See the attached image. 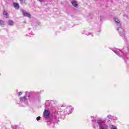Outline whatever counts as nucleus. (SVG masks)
<instances>
[{"label": "nucleus", "instance_id": "obj_1", "mask_svg": "<svg viewBox=\"0 0 129 129\" xmlns=\"http://www.w3.org/2000/svg\"><path fill=\"white\" fill-rule=\"evenodd\" d=\"M115 22L116 23L117 26L118 27L117 28V30L119 32L120 36H124V31L121 28H120V21L117 18H114Z\"/></svg>", "mask_w": 129, "mask_h": 129}, {"label": "nucleus", "instance_id": "obj_2", "mask_svg": "<svg viewBox=\"0 0 129 129\" xmlns=\"http://www.w3.org/2000/svg\"><path fill=\"white\" fill-rule=\"evenodd\" d=\"M97 123L99 124V129H107V125L105 124L104 121L99 120L97 121Z\"/></svg>", "mask_w": 129, "mask_h": 129}, {"label": "nucleus", "instance_id": "obj_3", "mask_svg": "<svg viewBox=\"0 0 129 129\" xmlns=\"http://www.w3.org/2000/svg\"><path fill=\"white\" fill-rule=\"evenodd\" d=\"M50 115V112L48 110H45L43 112V117L48 118Z\"/></svg>", "mask_w": 129, "mask_h": 129}, {"label": "nucleus", "instance_id": "obj_4", "mask_svg": "<svg viewBox=\"0 0 129 129\" xmlns=\"http://www.w3.org/2000/svg\"><path fill=\"white\" fill-rule=\"evenodd\" d=\"M114 52L116 54V55H118V56H119L120 57L122 56V52L119 49H117L114 50Z\"/></svg>", "mask_w": 129, "mask_h": 129}, {"label": "nucleus", "instance_id": "obj_5", "mask_svg": "<svg viewBox=\"0 0 129 129\" xmlns=\"http://www.w3.org/2000/svg\"><path fill=\"white\" fill-rule=\"evenodd\" d=\"M23 15L24 17H27L28 18H31V14L28 13L26 11H23Z\"/></svg>", "mask_w": 129, "mask_h": 129}, {"label": "nucleus", "instance_id": "obj_6", "mask_svg": "<svg viewBox=\"0 0 129 129\" xmlns=\"http://www.w3.org/2000/svg\"><path fill=\"white\" fill-rule=\"evenodd\" d=\"M48 106H51V103L50 101L47 100L45 102V107L46 108H48Z\"/></svg>", "mask_w": 129, "mask_h": 129}, {"label": "nucleus", "instance_id": "obj_7", "mask_svg": "<svg viewBox=\"0 0 129 129\" xmlns=\"http://www.w3.org/2000/svg\"><path fill=\"white\" fill-rule=\"evenodd\" d=\"M14 7L15 8H16L17 10H19L20 9V5H19V4L18 3H14Z\"/></svg>", "mask_w": 129, "mask_h": 129}, {"label": "nucleus", "instance_id": "obj_8", "mask_svg": "<svg viewBox=\"0 0 129 129\" xmlns=\"http://www.w3.org/2000/svg\"><path fill=\"white\" fill-rule=\"evenodd\" d=\"M20 100L21 102H25V101H26V100H27V98L25 96L22 97L20 98Z\"/></svg>", "mask_w": 129, "mask_h": 129}, {"label": "nucleus", "instance_id": "obj_9", "mask_svg": "<svg viewBox=\"0 0 129 129\" xmlns=\"http://www.w3.org/2000/svg\"><path fill=\"white\" fill-rule=\"evenodd\" d=\"M72 4L73 6L75 7V8H77V7H78V5L77 4V3H76V2L74 1L72 2Z\"/></svg>", "mask_w": 129, "mask_h": 129}, {"label": "nucleus", "instance_id": "obj_10", "mask_svg": "<svg viewBox=\"0 0 129 129\" xmlns=\"http://www.w3.org/2000/svg\"><path fill=\"white\" fill-rule=\"evenodd\" d=\"M109 127L110 129H117V128L116 127V126L111 125V124H109Z\"/></svg>", "mask_w": 129, "mask_h": 129}, {"label": "nucleus", "instance_id": "obj_11", "mask_svg": "<svg viewBox=\"0 0 129 129\" xmlns=\"http://www.w3.org/2000/svg\"><path fill=\"white\" fill-rule=\"evenodd\" d=\"M8 25H9V26H13L14 21H13L12 20H9V22H8Z\"/></svg>", "mask_w": 129, "mask_h": 129}, {"label": "nucleus", "instance_id": "obj_12", "mask_svg": "<svg viewBox=\"0 0 129 129\" xmlns=\"http://www.w3.org/2000/svg\"><path fill=\"white\" fill-rule=\"evenodd\" d=\"M4 15H5V16H6V18H9V15L8 14V12H7V11H4Z\"/></svg>", "mask_w": 129, "mask_h": 129}, {"label": "nucleus", "instance_id": "obj_13", "mask_svg": "<svg viewBox=\"0 0 129 129\" xmlns=\"http://www.w3.org/2000/svg\"><path fill=\"white\" fill-rule=\"evenodd\" d=\"M4 25H5V22L2 20H0V26H4Z\"/></svg>", "mask_w": 129, "mask_h": 129}, {"label": "nucleus", "instance_id": "obj_14", "mask_svg": "<svg viewBox=\"0 0 129 129\" xmlns=\"http://www.w3.org/2000/svg\"><path fill=\"white\" fill-rule=\"evenodd\" d=\"M73 109H74V108H72L71 109H70L69 110V111H70V113H71V112H72V111H73Z\"/></svg>", "mask_w": 129, "mask_h": 129}, {"label": "nucleus", "instance_id": "obj_15", "mask_svg": "<svg viewBox=\"0 0 129 129\" xmlns=\"http://www.w3.org/2000/svg\"><path fill=\"white\" fill-rule=\"evenodd\" d=\"M107 117H108V118H109V119H111V117H112V116H111V115H108L107 116Z\"/></svg>", "mask_w": 129, "mask_h": 129}, {"label": "nucleus", "instance_id": "obj_16", "mask_svg": "<svg viewBox=\"0 0 129 129\" xmlns=\"http://www.w3.org/2000/svg\"><path fill=\"white\" fill-rule=\"evenodd\" d=\"M40 118H41V117L39 116L36 118L37 120H40Z\"/></svg>", "mask_w": 129, "mask_h": 129}, {"label": "nucleus", "instance_id": "obj_17", "mask_svg": "<svg viewBox=\"0 0 129 129\" xmlns=\"http://www.w3.org/2000/svg\"><path fill=\"white\" fill-rule=\"evenodd\" d=\"M19 1L21 4H23V3H24V1L25 0H19Z\"/></svg>", "mask_w": 129, "mask_h": 129}, {"label": "nucleus", "instance_id": "obj_18", "mask_svg": "<svg viewBox=\"0 0 129 129\" xmlns=\"http://www.w3.org/2000/svg\"><path fill=\"white\" fill-rule=\"evenodd\" d=\"M102 19H103V17L101 16V17H100V21H102Z\"/></svg>", "mask_w": 129, "mask_h": 129}, {"label": "nucleus", "instance_id": "obj_19", "mask_svg": "<svg viewBox=\"0 0 129 129\" xmlns=\"http://www.w3.org/2000/svg\"><path fill=\"white\" fill-rule=\"evenodd\" d=\"M85 34L87 35V36H89V32H86Z\"/></svg>", "mask_w": 129, "mask_h": 129}, {"label": "nucleus", "instance_id": "obj_20", "mask_svg": "<svg viewBox=\"0 0 129 129\" xmlns=\"http://www.w3.org/2000/svg\"><path fill=\"white\" fill-rule=\"evenodd\" d=\"M21 94H22V92H19V94H18V95H19V96H21Z\"/></svg>", "mask_w": 129, "mask_h": 129}, {"label": "nucleus", "instance_id": "obj_21", "mask_svg": "<svg viewBox=\"0 0 129 129\" xmlns=\"http://www.w3.org/2000/svg\"><path fill=\"white\" fill-rule=\"evenodd\" d=\"M92 121H95V122H96V119H94L93 120H92Z\"/></svg>", "mask_w": 129, "mask_h": 129}, {"label": "nucleus", "instance_id": "obj_22", "mask_svg": "<svg viewBox=\"0 0 129 129\" xmlns=\"http://www.w3.org/2000/svg\"><path fill=\"white\" fill-rule=\"evenodd\" d=\"M127 47L128 48L129 47V43L127 44Z\"/></svg>", "mask_w": 129, "mask_h": 129}, {"label": "nucleus", "instance_id": "obj_23", "mask_svg": "<svg viewBox=\"0 0 129 129\" xmlns=\"http://www.w3.org/2000/svg\"><path fill=\"white\" fill-rule=\"evenodd\" d=\"M39 2H43L44 0H38Z\"/></svg>", "mask_w": 129, "mask_h": 129}, {"label": "nucleus", "instance_id": "obj_24", "mask_svg": "<svg viewBox=\"0 0 129 129\" xmlns=\"http://www.w3.org/2000/svg\"><path fill=\"white\" fill-rule=\"evenodd\" d=\"M124 60H125V57H123Z\"/></svg>", "mask_w": 129, "mask_h": 129}, {"label": "nucleus", "instance_id": "obj_25", "mask_svg": "<svg viewBox=\"0 0 129 129\" xmlns=\"http://www.w3.org/2000/svg\"><path fill=\"white\" fill-rule=\"evenodd\" d=\"M93 127H94V128H95V126H94Z\"/></svg>", "mask_w": 129, "mask_h": 129}, {"label": "nucleus", "instance_id": "obj_26", "mask_svg": "<svg viewBox=\"0 0 129 129\" xmlns=\"http://www.w3.org/2000/svg\"><path fill=\"white\" fill-rule=\"evenodd\" d=\"M28 97H30V95H28Z\"/></svg>", "mask_w": 129, "mask_h": 129}]
</instances>
